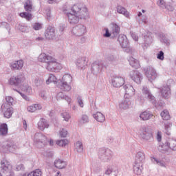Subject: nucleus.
<instances>
[{
    "mask_svg": "<svg viewBox=\"0 0 176 176\" xmlns=\"http://www.w3.org/2000/svg\"><path fill=\"white\" fill-rule=\"evenodd\" d=\"M10 67L13 71H20V69H22L23 67H24V60H19L12 62L10 64Z\"/></svg>",
    "mask_w": 176,
    "mask_h": 176,
    "instance_id": "a211bd4d",
    "label": "nucleus"
},
{
    "mask_svg": "<svg viewBox=\"0 0 176 176\" xmlns=\"http://www.w3.org/2000/svg\"><path fill=\"white\" fill-rule=\"evenodd\" d=\"M54 166L56 168H65V167H67V162L63 160L58 159L55 160Z\"/></svg>",
    "mask_w": 176,
    "mask_h": 176,
    "instance_id": "c756f323",
    "label": "nucleus"
},
{
    "mask_svg": "<svg viewBox=\"0 0 176 176\" xmlns=\"http://www.w3.org/2000/svg\"><path fill=\"white\" fill-rule=\"evenodd\" d=\"M118 41L121 47H122L123 49H126V47L129 46V41H127V37H126V36L120 35L118 36Z\"/></svg>",
    "mask_w": 176,
    "mask_h": 176,
    "instance_id": "a878e982",
    "label": "nucleus"
},
{
    "mask_svg": "<svg viewBox=\"0 0 176 176\" xmlns=\"http://www.w3.org/2000/svg\"><path fill=\"white\" fill-rule=\"evenodd\" d=\"M38 61L44 63L45 69L50 72H58L61 69V64L57 62V59L45 53L38 56Z\"/></svg>",
    "mask_w": 176,
    "mask_h": 176,
    "instance_id": "f03ea898",
    "label": "nucleus"
},
{
    "mask_svg": "<svg viewBox=\"0 0 176 176\" xmlns=\"http://www.w3.org/2000/svg\"><path fill=\"white\" fill-rule=\"evenodd\" d=\"M158 151L164 155H171V151L170 150L168 140L165 143L160 144Z\"/></svg>",
    "mask_w": 176,
    "mask_h": 176,
    "instance_id": "2eb2a0df",
    "label": "nucleus"
},
{
    "mask_svg": "<svg viewBox=\"0 0 176 176\" xmlns=\"http://www.w3.org/2000/svg\"><path fill=\"white\" fill-rule=\"evenodd\" d=\"M46 83L47 85H50V83H54V85H57V83H58V80H57L56 76L50 74L48 79L46 80Z\"/></svg>",
    "mask_w": 176,
    "mask_h": 176,
    "instance_id": "4c0bfd02",
    "label": "nucleus"
},
{
    "mask_svg": "<svg viewBox=\"0 0 176 176\" xmlns=\"http://www.w3.org/2000/svg\"><path fill=\"white\" fill-rule=\"evenodd\" d=\"M160 36L161 42L166 43V45H168V43H170V41L168 40V38H167V37H166V36H164V34H160Z\"/></svg>",
    "mask_w": 176,
    "mask_h": 176,
    "instance_id": "864d4df0",
    "label": "nucleus"
},
{
    "mask_svg": "<svg viewBox=\"0 0 176 176\" xmlns=\"http://www.w3.org/2000/svg\"><path fill=\"white\" fill-rule=\"evenodd\" d=\"M125 82L124 78L118 75L114 76L111 79V85L113 87H122Z\"/></svg>",
    "mask_w": 176,
    "mask_h": 176,
    "instance_id": "9d476101",
    "label": "nucleus"
},
{
    "mask_svg": "<svg viewBox=\"0 0 176 176\" xmlns=\"http://www.w3.org/2000/svg\"><path fill=\"white\" fill-rule=\"evenodd\" d=\"M151 160L154 164H158V166H160L161 167H166V163L163 160H158L155 157H151Z\"/></svg>",
    "mask_w": 176,
    "mask_h": 176,
    "instance_id": "58836bf2",
    "label": "nucleus"
},
{
    "mask_svg": "<svg viewBox=\"0 0 176 176\" xmlns=\"http://www.w3.org/2000/svg\"><path fill=\"white\" fill-rule=\"evenodd\" d=\"M129 76L131 79H132V80H133V82L138 85H140L142 80V74H141V73H140L138 71H131Z\"/></svg>",
    "mask_w": 176,
    "mask_h": 176,
    "instance_id": "4468645a",
    "label": "nucleus"
},
{
    "mask_svg": "<svg viewBox=\"0 0 176 176\" xmlns=\"http://www.w3.org/2000/svg\"><path fill=\"white\" fill-rule=\"evenodd\" d=\"M58 98H62V100H65L66 101H67V102H69V104L72 101L71 98H69V96H65L64 94H63V92H59L58 94Z\"/></svg>",
    "mask_w": 176,
    "mask_h": 176,
    "instance_id": "49530a36",
    "label": "nucleus"
},
{
    "mask_svg": "<svg viewBox=\"0 0 176 176\" xmlns=\"http://www.w3.org/2000/svg\"><path fill=\"white\" fill-rule=\"evenodd\" d=\"M72 32L76 36H82L86 34V26L80 24L73 28Z\"/></svg>",
    "mask_w": 176,
    "mask_h": 176,
    "instance_id": "6e6552de",
    "label": "nucleus"
},
{
    "mask_svg": "<svg viewBox=\"0 0 176 176\" xmlns=\"http://www.w3.org/2000/svg\"><path fill=\"white\" fill-rule=\"evenodd\" d=\"M123 87L124 90H125V98H131L135 94V89L132 85L126 84Z\"/></svg>",
    "mask_w": 176,
    "mask_h": 176,
    "instance_id": "ddd939ff",
    "label": "nucleus"
},
{
    "mask_svg": "<svg viewBox=\"0 0 176 176\" xmlns=\"http://www.w3.org/2000/svg\"><path fill=\"white\" fill-rule=\"evenodd\" d=\"M20 16L23 19H25L28 21H31V20H32V14L30 12L20 13Z\"/></svg>",
    "mask_w": 176,
    "mask_h": 176,
    "instance_id": "c03bdc74",
    "label": "nucleus"
},
{
    "mask_svg": "<svg viewBox=\"0 0 176 176\" xmlns=\"http://www.w3.org/2000/svg\"><path fill=\"white\" fill-rule=\"evenodd\" d=\"M42 109V104H34L27 107L28 112L30 113H34V112H36V111H41Z\"/></svg>",
    "mask_w": 176,
    "mask_h": 176,
    "instance_id": "bb28decb",
    "label": "nucleus"
},
{
    "mask_svg": "<svg viewBox=\"0 0 176 176\" xmlns=\"http://www.w3.org/2000/svg\"><path fill=\"white\" fill-rule=\"evenodd\" d=\"M105 174L109 176H118V170L115 167H110L105 171Z\"/></svg>",
    "mask_w": 176,
    "mask_h": 176,
    "instance_id": "f704fd0d",
    "label": "nucleus"
},
{
    "mask_svg": "<svg viewBox=\"0 0 176 176\" xmlns=\"http://www.w3.org/2000/svg\"><path fill=\"white\" fill-rule=\"evenodd\" d=\"M129 61L130 65L133 68H140V62H138V60L133 57H130L129 59Z\"/></svg>",
    "mask_w": 176,
    "mask_h": 176,
    "instance_id": "e433bc0d",
    "label": "nucleus"
},
{
    "mask_svg": "<svg viewBox=\"0 0 176 176\" xmlns=\"http://www.w3.org/2000/svg\"><path fill=\"white\" fill-rule=\"evenodd\" d=\"M104 67V64L102 62L95 61L91 65V71L94 75H98Z\"/></svg>",
    "mask_w": 176,
    "mask_h": 176,
    "instance_id": "9b49d317",
    "label": "nucleus"
},
{
    "mask_svg": "<svg viewBox=\"0 0 176 176\" xmlns=\"http://www.w3.org/2000/svg\"><path fill=\"white\" fill-rule=\"evenodd\" d=\"M15 91H18L19 93V94L21 96L23 100H25V101H29L30 100V98H28V96H27V95L17 91V90H15Z\"/></svg>",
    "mask_w": 176,
    "mask_h": 176,
    "instance_id": "e2e57ef3",
    "label": "nucleus"
},
{
    "mask_svg": "<svg viewBox=\"0 0 176 176\" xmlns=\"http://www.w3.org/2000/svg\"><path fill=\"white\" fill-rule=\"evenodd\" d=\"M138 133L142 140H144L145 141H149L153 138L152 131L146 126L140 127Z\"/></svg>",
    "mask_w": 176,
    "mask_h": 176,
    "instance_id": "423d86ee",
    "label": "nucleus"
},
{
    "mask_svg": "<svg viewBox=\"0 0 176 176\" xmlns=\"http://www.w3.org/2000/svg\"><path fill=\"white\" fill-rule=\"evenodd\" d=\"M82 123H89V116L87 115H82L81 118Z\"/></svg>",
    "mask_w": 176,
    "mask_h": 176,
    "instance_id": "680f3d73",
    "label": "nucleus"
},
{
    "mask_svg": "<svg viewBox=\"0 0 176 176\" xmlns=\"http://www.w3.org/2000/svg\"><path fill=\"white\" fill-rule=\"evenodd\" d=\"M157 58L162 60H164V52H163V51H160L159 54H157Z\"/></svg>",
    "mask_w": 176,
    "mask_h": 176,
    "instance_id": "bf43d9fd",
    "label": "nucleus"
},
{
    "mask_svg": "<svg viewBox=\"0 0 176 176\" xmlns=\"http://www.w3.org/2000/svg\"><path fill=\"white\" fill-rule=\"evenodd\" d=\"M153 117V114L151 113L149 111H144L140 115L141 120H149V119Z\"/></svg>",
    "mask_w": 176,
    "mask_h": 176,
    "instance_id": "72a5a7b5",
    "label": "nucleus"
},
{
    "mask_svg": "<svg viewBox=\"0 0 176 176\" xmlns=\"http://www.w3.org/2000/svg\"><path fill=\"white\" fill-rule=\"evenodd\" d=\"M157 6L160 8H162V9H167L168 10H170V12H173L174 10V8L170 5H166V2H164V0H158L157 1Z\"/></svg>",
    "mask_w": 176,
    "mask_h": 176,
    "instance_id": "7c9ffc66",
    "label": "nucleus"
},
{
    "mask_svg": "<svg viewBox=\"0 0 176 176\" xmlns=\"http://www.w3.org/2000/svg\"><path fill=\"white\" fill-rule=\"evenodd\" d=\"M105 34H103L104 38H109L111 36V33L109 32V30L108 28L104 29Z\"/></svg>",
    "mask_w": 176,
    "mask_h": 176,
    "instance_id": "0e129e2a",
    "label": "nucleus"
},
{
    "mask_svg": "<svg viewBox=\"0 0 176 176\" xmlns=\"http://www.w3.org/2000/svg\"><path fill=\"white\" fill-rule=\"evenodd\" d=\"M24 8L26 12H32V1L27 0L25 2Z\"/></svg>",
    "mask_w": 176,
    "mask_h": 176,
    "instance_id": "37998d69",
    "label": "nucleus"
},
{
    "mask_svg": "<svg viewBox=\"0 0 176 176\" xmlns=\"http://www.w3.org/2000/svg\"><path fill=\"white\" fill-rule=\"evenodd\" d=\"M71 83H72V76L71 74H65L62 78V80L59 82L61 90L69 91L72 89Z\"/></svg>",
    "mask_w": 176,
    "mask_h": 176,
    "instance_id": "39448f33",
    "label": "nucleus"
},
{
    "mask_svg": "<svg viewBox=\"0 0 176 176\" xmlns=\"http://www.w3.org/2000/svg\"><path fill=\"white\" fill-rule=\"evenodd\" d=\"M67 135H68V131H67V130H65L64 129H62L60 131V137L65 138V137H67Z\"/></svg>",
    "mask_w": 176,
    "mask_h": 176,
    "instance_id": "6e6d98bb",
    "label": "nucleus"
},
{
    "mask_svg": "<svg viewBox=\"0 0 176 176\" xmlns=\"http://www.w3.org/2000/svg\"><path fill=\"white\" fill-rule=\"evenodd\" d=\"M160 115L163 120H170V119L171 118L170 113L168 110H164L161 112Z\"/></svg>",
    "mask_w": 176,
    "mask_h": 176,
    "instance_id": "79ce46f5",
    "label": "nucleus"
},
{
    "mask_svg": "<svg viewBox=\"0 0 176 176\" xmlns=\"http://www.w3.org/2000/svg\"><path fill=\"white\" fill-rule=\"evenodd\" d=\"M131 106V101L130 99L125 98V100H122L119 103V109L120 111H126V109H129L130 107Z\"/></svg>",
    "mask_w": 176,
    "mask_h": 176,
    "instance_id": "aec40b11",
    "label": "nucleus"
},
{
    "mask_svg": "<svg viewBox=\"0 0 176 176\" xmlns=\"http://www.w3.org/2000/svg\"><path fill=\"white\" fill-rule=\"evenodd\" d=\"M72 13L69 11V9H65L63 10L65 14H66L69 24L75 25L79 23L80 19H86L87 17V8L82 7L80 4H75L71 8Z\"/></svg>",
    "mask_w": 176,
    "mask_h": 176,
    "instance_id": "f257e3e1",
    "label": "nucleus"
},
{
    "mask_svg": "<svg viewBox=\"0 0 176 176\" xmlns=\"http://www.w3.org/2000/svg\"><path fill=\"white\" fill-rule=\"evenodd\" d=\"M8 148L10 152H14L15 149H17V146L15 144L8 145Z\"/></svg>",
    "mask_w": 176,
    "mask_h": 176,
    "instance_id": "052dcab7",
    "label": "nucleus"
},
{
    "mask_svg": "<svg viewBox=\"0 0 176 176\" xmlns=\"http://www.w3.org/2000/svg\"><path fill=\"white\" fill-rule=\"evenodd\" d=\"M93 117L97 122H99L100 123H104V122H105V116H104V114H102L101 112L96 113L93 115Z\"/></svg>",
    "mask_w": 176,
    "mask_h": 176,
    "instance_id": "2f4dec72",
    "label": "nucleus"
},
{
    "mask_svg": "<svg viewBox=\"0 0 176 176\" xmlns=\"http://www.w3.org/2000/svg\"><path fill=\"white\" fill-rule=\"evenodd\" d=\"M56 36V30L54 28L50 26L47 28L45 32V38L47 39H54Z\"/></svg>",
    "mask_w": 176,
    "mask_h": 176,
    "instance_id": "5701e85b",
    "label": "nucleus"
},
{
    "mask_svg": "<svg viewBox=\"0 0 176 176\" xmlns=\"http://www.w3.org/2000/svg\"><path fill=\"white\" fill-rule=\"evenodd\" d=\"M61 116L65 122H69V119H71V115H69L68 112L62 113Z\"/></svg>",
    "mask_w": 176,
    "mask_h": 176,
    "instance_id": "8fccbe9b",
    "label": "nucleus"
},
{
    "mask_svg": "<svg viewBox=\"0 0 176 176\" xmlns=\"http://www.w3.org/2000/svg\"><path fill=\"white\" fill-rule=\"evenodd\" d=\"M117 12L120 14H123V16L126 17V19H130V12H129V11H127V10L126 8H124L123 6H117Z\"/></svg>",
    "mask_w": 176,
    "mask_h": 176,
    "instance_id": "c85d7f7f",
    "label": "nucleus"
},
{
    "mask_svg": "<svg viewBox=\"0 0 176 176\" xmlns=\"http://www.w3.org/2000/svg\"><path fill=\"white\" fill-rule=\"evenodd\" d=\"M6 104H8L10 107V105H13V102H14V99L12 96H6Z\"/></svg>",
    "mask_w": 176,
    "mask_h": 176,
    "instance_id": "3c124183",
    "label": "nucleus"
},
{
    "mask_svg": "<svg viewBox=\"0 0 176 176\" xmlns=\"http://www.w3.org/2000/svg\"><path fill=\"white\" fill-rule=\"evenodd\" d=\"M77 102H78L79 107H80V108H83L85 104L83 103V100H82V98L80 96H78L77 98Z\"/></svg>",
    "mask_w": 176,
    "mask_h": 176,
    "instance_id": "13d9d810",
    "label": "nucleus"
},
{
    "mask_svg": "<svg viewBox=\"0 0 176 176\" xmlns=\"http://www.w3.org/2000/svg\"><path fill=\"white\" fill-rule=\"evenodd\" d=\"M1 112H3L4 117L9 119L13 115V108L10 107L8 104L3 103L1 107Z\"/></svg>",
    "mask_w": 176,
    "mask_h": 176,
    "instance_id": "1a4fd4ad",
    "label": "nucleus"
},
{
    "mask_svg": "<svg viewBox=\"0 0 176 176\" xmlns=\"http://www.w3.org/2000/svg\"><path fill=\"white\" fill-rule=\"evenodd\" d=\"M171 127H173V123L170 122H166L164 123V130L166 135H171V132H170Z\"/></svg>",
    "mask_w": 176,
    "mask_h": 176,
    "instance_id": "ea45409f",
    "label": "nucleus"
},
{
    "mask_svg": "<svg viewBox=\"0 0 176 176\" xmlns=\"http://www.w3.org/2000/svg\"><path fill=\"white\" fill-rule=\"evenodd\" d=\"M142 94L144 96V98H147V100H149L151 102H152V104H155L156 100H155V96H153L151 91H149L148 87H143Z\"/></svg>",
    "mask_w": 176,
    "mask_h": 176,
    "instance_id": "f3484780",
    "label": "nucleus"
},
{
    "mask_svg": "<svg viewBox=\"0 0 176 176\" xmlns=\"http://www.w3.org/2000/svg\"><path fill=\"white\" fill-rule=\"evenodd\" d=\"M43 84V80L42 78H36L34 80V85L38 87V86H41Z\"/></svg>",
    "mask_w": 176,
    "mask_h": 176,
    "instance_id": "4d7b16f0",
    "label": "nucleus"
},
{
    "mask_svg": "<svg viewBox=\"0 0 176 176\" xmlns=\"http://www.w3.org/2000/svg\"><path fill=\"white\" fill-rule=\"evenodd\" d=\"M108 60L111 62V64H113V65H117V64L119 63V60L118 59V58L113 56H111L108 58Z\"/></svg>",
    "mask_w": 176,
    "mask_h": 176,
    "instance_id": "09e8293b",
    "label": "nucleus"
},
{
    "mask_svg": "<svg viewBox=\"0 0 176 176\" xmlns=\"http://www.w3.org/2000/svg\"><path fill=\"white\" fill-rule=\"evenodd\" d=\"M56 144L58 145V146H65V145L68 144V140H57Z\"/></svg>",
    "mask_w": 176,
    "mask_h": 176,
    "instance_id": "603ef678",
    "label": "nucleus"
},
{
    "mask_svg": "<svg viewBox=\"0 0 176 176\" xmlns=\"http://www.w3.org/2000/svg\"><path fill=\"white\" fill-rule=\"evenodd\" d=\"M120 32V28L116 23L111 24V34L113 36H118Z\"/></svg>",
    "mask_w": 176,
    "mask_h": 176,
    "instance_id": "473e14b6",
    "label": "nucleus"
},
{
    "mask_svg": "<svg viewBox=\"0 0 176 176\" xmlns=\"http://www.w3.org/2000/svg\"><path fill=\"white\" fill-rule=\"evenodd\" d=\"M38 129L41 131H43L45 129H49V123H47V120L44 118H41L38 122Z\"/></svg>",
    "mask_w": 176,
    "mask_h": 176,
    "instance_id": "393cba45",
    "label": "nucleus"
},
{
    "mask_svg": "<svg viewBox=\"0 0 176 176\" xmlns=\"http://www.w3.org/2000/svg\"><path fill=\"white\" fill-rule=\"evenodd\" d=\"M160 91L164 98H170L171 96V89L168 85H164L160 89Z\"/></svg>",
    "mask_w": 176,
    "mask_h": 176,
    "instance_id": "412c9836",
    "label": "nucleus"
},
{
    "mask_svg": "<svg viewBox=\"0 0 176 176\" xmlns=\"http://www.w3.org/2000/svg\"><path fill=\"white\" fill-rule=\"evenodd\" d=\"M145 153L143 151H138L135 155L134 163L144 164V163H145Z\"/></svg>",
    "mask_w": 176,
    "mask_h": 176,
    "instance_id": "6ab92c4d",
    "label": "nucleus"
},
{
    "mask_svg": "<svg viewBox=\"0 0 176 176\" xmlns=\"http://www.w3.org/2000/svg\"><path fill=\"white\" fill-rule=\"evenodd\" d=\"M131 35L134 41H138V36H137V34H135V33H131Z\"/></svg>",
    "mask_w": 176,
    "mask_h": 176,
    "instance_id": "774afa93",
    "label": "nucleus"
},
{
    "mask_svg": "<svg viewBox=\"0 0 176 176\" xmlns=\"http://www.w3.org/2000/svg\"><path fill=\"white\" fill-rule=\"evenodd\" d=\"M168 144L169 145V149L170 152H176V140L175 139H169L168 140Z\"/></svg>",
    "mask_w": 176,
    "mask_h": 176,
    "instance_id": "c9c22d12",
    "label": "nucleus"
},
{
    "mask_svg": "<svg viewBox=\"0 0 176 176\" xmlns=\"http://www.w3.org/2000/svg\"><path fill=\"white\" fill-rule=\"evenodd\" d=\"M98 159L103 163H109L113 157V152L108 148H99L98 151Z\"/></svg>",
    "mask_w": 176,
    "mask_h": 176,
    "instance_id": "20e7f679",
    "label": "nucleus"
},
{
    "mask_svg": "<svg viewBox=\"0 0 176 176\" xmlns=\"http://www.w3.org/2000/svg\"><path fill=\"white\" fill-rule=\"evenodd\" d=\"M25 80V78L23 75H18L11 77L9 80V83L12 86H19V85L23 83V81Z\"/></svg>",
    "mask_w": 176,
    "mask_h": 176,
    "instance_id": "f8f14e48",
    "label": "nucleus"
},
{
    "mask_svg": "<svg viewBox=\"0 0 176 176\" xmlns=\"http://www.w3.org/2000/svg\"><path fill=\"white\" fill-rule=\"evenodd\" d=\"M16 28L21 32H28V27H27L23 24H19L18 26L16 27Z\"/></svg>",
    "mask_w": 176,
    "mask_h": 176,
    "instance_id": "de8ad7c7",
    "label": "nucleus"
},
{
    "mask_svg": "<svg viewBox=\"0 0 176 176\" xmlns=\"http://www.w3.org/2000/svg\"><path fill=\"white\" fill-rule=\"evenodd\" d=\"M75 151L78 153H82L83 152V144L81 142H77L75 145Z\"/></svg>",
    "mask_w": 176,
    "mask_h": 176,
    "instance_id": "a18cd8bd",
    "label": "nucleus"
},
{
    "mask_svg": "<svg viewBox=\"0 0 176 176\" xmlns=\"http://www.w3.org/2000/svg\"><path fill=\"white\" fill-rule=\"evenodd\" d=\"M76 65L78 69H86L87 67V59L86 57H80L76 61Z\"/></svg>",
    "mask_w": 176,
    "mask_h": 176,
    "instance_id": "dca6fc26",
    "label": "nucleus"
},
{
    "mask_svg": "<svg viewBox=\"0 0 176 176\" xmlns=\"http://www.w3.org/2000/svg\"><path fill=\"white\" fill-rule=\"evenodd\" d=\"M145 75L149 82H153V80L159 76V74L156 72V69H155L152 66L146 67L145 70Z\"/></svg>",
    "mask_w": 176,
    "mask_h": 176,
    "instance_id": "0eeeda50",
    "label": "nucleus"
},
{
    "mask_svg": "<svg viewBox=\"0 0 176 176\" xmlns=\"http://www.w3.org/2000/svg\"><path fill=\"white\" fill-rule=\"evenodd\" d=\"M1 168L3 173H5V171H12V166L10 162H8L6 159H3L1 162Z\"/></svg>",
    "mask_w": 176,
    "mask_h": 176,
    "instance_id": "4be33fe9",
    "label": "nucleus"
},
{
    "mask_svg": "<svg viewBox=\"0 0 176 176\" xmlns=\"http://www.w3.org/2000/svg\"><path fill=\"white\" fill-rule=\"evenodd\" d=\"M33 173L36 176H42V171L40 169H36Z\"/></svg>",
    "mask_w": 176,
    "mask_h": 176,
    "instance_id": "69168bd1",
    "label": "nucleus"
},
{
    "mask_svg": "<svg viewBox=\"0 0 176 176\" xmlns=\"http://www.w3.org/2000/svg\"><path fill=\"white\" fill-rule=\"evenodd\" d=\"M157 140L158 142H160L162 141V132L158 131L157 134Z\"/></svg>",
    "mask_w": 176,
    "mask_h": 176,
    "instance_id": "338daca9",
    "label": "nucleus"
},
{
    "mask_svg": "<svg viewBox=\"0 0 176 176\" xmlns=\"http://www.w3.org/2000/svg\"><path fill=\"white\" fill-rule=\"evenodd\" d=\"M8 134V124H1L0 125V135H6Z\"/></svg>",
    "mask_w": 176,
    "mask_h": 176,
    "instance_id": "a19ab883",
    "label": "nucleus"
},
{
    "mask_svg": "<svg viewBox=\"0 0 176 176\" xmlns=\"http://www.w3.org/2000/svg\"><path fill=\"white\" fill-rule=\"evenodd\" d=\"M142 170H144V164H138L134 162L133 172L136 175H141L142 174Z\"/></svg>",
    "mask_w": 176,
    "mask_h": 176,
    "instance_id": "b1692460",
    "label": "nucleus"
},
{
    "mask_svg": "<svg viewBox=\"0 0 176 176\" xmlns=\"http://www.w3.org/2000/svg\"><path fill=\"white\" fill-rule=\"evenodd\" d=\"M152 43V33L148 32L144 36V43L142 44L143 49H146Z\"/></svg>",
    "mask_w": 176,
    "mask_h": 176,
    "instance_id": "cd10ccee",
    "label": "nucleus"
},
{
    "mask_svg": "<svg viewBox=\"0 0 176 176\" xmlns=\"http://www.w3.org/2000/svg\"><path fill=\"white\" fill-rule=\"evenodd\" d=\"M33 29L35 31H39V30H42V24L39 23H35L32 25Z\"/></svg>",
    "mask_w": 176,
    "mask_h": 176,
    "instance_id": "5fc2aeb1",
    "label": "nucleus"
},
{
    "mask_svg": "<svg viewBox=\"0 0 176 176\" xmlns=\"http://www.w3.org/2000/svg\"><path fill=\"white\" fill-rule=\"evenodd\" d=\"M48 142L49 140L47 139V137L43 133H36L34 134L33 138V145H34L36 148H38V149L44 148V146L47 145Z\"/></svg>",
    "mask_w": 176,
    "mask_h": 176,
    "instance_id": "7ed1b4c3",
    "label": "nucleus"
}]
</instances>
